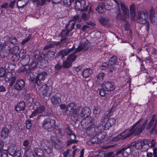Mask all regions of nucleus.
<instances>
[{
	"instance_id": "obj_43",
	"label": "nucleus",
	"mask_w": 157,
	"mask_h": 157,
	"mask_svg": "<svg viewBox=\"0 0 157 157\" xmlns=\"http://www.w3.org/2000/svg\"><path fill=\"white\" fill-rule=\"evenodd\" d=\"M73 1V0H63L64 4L66 6H70Z\"/></svg>"
},
{
	"instance_id": "obj_61",
	"label": "nucleus",
	"mask_w": 157,
	"mask_h": 157,
	"mask_svg": "<svg viewBox=\"0 0 157 157\" xmlns=\"http://www.w3.org/2000/svg\"><path fill=\"white\" fill-rule=\"evenodd\" d=\"M77 140H71L67 142V145H69L71 144L72 143H77Z\"/></svg>"
},
{
	"instance_id": "obj_26",
	"label": "nucleus",
	"mask_w": 157,
	"mask_h": 157,
	"mask_svg": "<svg viewBox=\"0 0 157 157\" xmlns=\"http://www.w3.org/2000/svg\"><path fill=\"white\" fill-rule=\"evenodd\" d=\"M51 140L54 143V145L55 147L58 149L61 147L62 145V143L61 141L58 140L56 137H51Z\"/></svg>"
},
{
	"instance_id": "obj_24",
	"label": "nucleus",
	"mask_w": 157,
	"mask_h": 157,
	"mask_svg": "<svg viewBox=\"0 0 157 157\" xmlns=\"http://www.w3.org/2000/svg\"><path fill=\"white\" fill-rule=\"evenodd\" d=\"M93 70L90 68H87L84 69L82 73L83 77L85 78H87L90 76L93 73Z\"/></svg>"
},
{
	"instance_id": "obj_9",
	"label": "nucleus",
	"mask_w": 157,
	"mask_h": 157,
	"mask_svg": "<svg viewBox=\"0 0 157 157\" xmlns=\"http://www.w3.org/2000/svg\"><path fill=\"white\" fill-rule=\"evenodd\" d=\"M81 21L82 19L79 17L78 15H75L74 16L73 20L70 21L68 24L66 25V29L69 31L71 30L74 28L75 24V22L78 21V22H80Z\"/></svg>"
},
{
	"instance_id": "obj_5",
	"label": "nucleus",
	"mask_w": 157,
	"mask_h": 157,
	"mask_svg": "<svg viewBox=\"0 0 157 157\" xmlns=\"http://www.w3.org/2000/svg\"><path fill=\"white\" fill-rule=\"evenodd\" d=\"M55 124V121L54 120L48 118L43 121L42 126L48 131H51L54 129Z\"/></svg>"
},
{
	"instance_id": "obj_22",
	"label": "nucleus",
	"mask_w": 157,
	"mask_h": 157,
	"mask_svg": "<svg viewBox=\"0 0 157 157\" xmlns=\"http://www.w3.org/2000/svg\"><path fill=\"white\" fill-rule=\"evenodd\" d=\"M75 49L74 47H72L70 49H65L63 50L60 51L59 54V56H61L62 58L64 57L65 56H66L68 55V54L73 51Z\"/></svg>"
},
{
	"instance_id": "obj_6",
	"label": "nucleus",
	"mask_w": 157,
	"mask_h": 157,
	"mask_svg": "<svg viewBox=\"0 0 157 157\" xmlns=\"http://www.w3.org/2000/svg\"><path fill=\"white\" fill-rule=\"evenodd\" d=\"M120 5L123 13L121 14H120L119 12H118V14L117 16V19L125 20V19L129 17V10L128 7L126 6L124 4L121 2L120 4Z\"/></svg>"
},
{
	"instance_id": "obj_29",
	"label": "nucleus",
	"mask_w": 157,
	"mask_h": 157,
	"mask_svg": "<svg viewBox=\"0 0 157 157\" xmlns=\"http://www.w3.org/2000/svg\"><path fill=\"white\" fill-rule=\"evenodd\" d=\"M25 104L24 102H21L16 106L15 107V110L16 111H22L25 108Z\"/></svg>"
},
{
	"instance_id": "obj_38",
	"label": "nucleus",
	"mask_w": 157,
	"mask_h": 157,
	"mask_svg": "<svg viewBox=\"0 0 157 157\" xmlns=\"http://www.w3.org/2000/svg\"><path fill=\"white\" fill-rule=\"evenodd\" d=\"M111 66L109 69V72H111L113 74H114L117 72L118 69L116 67V65H113Z\"/></svg>"
},
{
	"instance_id": "obj_45",
	"label": "nucleus",
	"mask_w": 157,
	"mask_h": 157,
	"mask_svg": "<svg viewBox=\"0 0 157 157\" xmlns=\"http://www.w3.org/2000/svg\"><path fill=\"white\" fill-rule=\"evenodd\" d=\"M23 128V127L22 124H18L16 128V129L17 131L20 132L22 130Z\"/></svg>"
},
{
	"instance_id": "obj_44",
	"label": "nucleus",
	"mask_w": 157,
	"mask_h": 157,
	"mask_svg": "<svg viewBox=\"0 0 157 157\" xmlns=\"http://www.w3.org/2000/svg\"><path fill=\"white\" fill-rule=\"evenodd\" d=\"M148 142L149 141L148 140V142L149 143V144L150 143L151 144L150 145H149V147H151L152 148L154 147L155 146L156 142L154 139H152L149 141V142Z\"/></svg>"
},
{
	"instance_id": "obj_50",
	"label": "nucleus",
	"mask_w": 157,
	"mask_h": 157,
	"mask_svg": "<svg viewBox=\"0 0 157 157\" xmlns=\"http://www.w3.org/2000/svg\"><path fill=\"white\" fill-rule=\"evenodd\" d=\"M25 53L26 52L25 50L24 49L21 50L18 55V56H19L20 58L23 56L25 54Z\"/></svg>"
},
{
	"instance_id": "obj_4",
	"label": "nucleus",
	"mask_w": 157,
	"mask_h": 157,
	"mask_svg": "<svg viewBox=\"0 0 157 157\" xmlns=\"http://www.w3.org/2000/svg\"><path fill=\"white\" fill-rule=\"evenodd\" d=\"M155 115H153L152 118L149 122L146 128L150 133L157 134V122Z\"/></svg>"
},
{
	"instance_id": "obj_15",
	"label": "nucleus",
	"mask_w": 157,
	"mask_h": 157,
	"mask_svg": "<svg viewBox=\"0 0 157 157\" xmlns=\"http://www.w3.org/2000/svg\"><path fill=\"white\" fill-rule=\"evenodd\" d=\"M5 79L6 82H11L10 85L12 86L15 82L16 78L14 74L11 72H8L6 74Z\"/></svg>"
},
{
	"instance_id": "obj_49",
	"label": "nucleus",
	"mask_w": 157,
	"mask_h": 157,
	"mask_svg": "<svg viewBox=\"0 0 157 157\" xmlns=\"http://www.w3.org/2000/svg\"><path fill=\"white\" fill-rule=\"evenodd\" d=\"M71 151L69 149H67L66 151H64L63 153V155L64 157H69L70 151Z\"/></svg>"
},
{
	"instance_id": "obj_11",
	"label": "nucleus",
	"mask_w": 157,
	"mask_h": 157,
	"mask_svg": "<svg viewBox=\"0 0 157 157\" xmlns=\"http://www.w3.org/2000/svg\"><path fill=\"white\" fill-rule=\"evenodd\" d=\"M40 90L44 97H48L51 95L52 87L51 86L44 84L41 86Z\"/></svg>"
},
{
	"instance_id": "obj_35",
	"label": "nucleus",
	"mask_w": 157,
	"mask_h": 157,
	"mask_svg": "<svg viewBox=\"0 0 157 157\" xmlns=\"http://www.w3.org/2000/svg\"><path fill=\"white\" fill-rule=\"evenodd\" d=\"M105 76V74L101 72L99 73L97 75V81L98 82H100L102 81L104 77Z\"/></svg>"
},
{
	"instance_id": "obj_1",
	"label": "nucleus",
	"mask_w": 157,
	"mask_h": 157,
	"mask_svg": "<svg viewBox=\"0 0 157 157\" xmlns=\"http://www.w3.org/2000/svg\"><path fill=\"white\" fill-rule=\"evenodd\" d=\"M142 120V118L140 119L132 125L131 128L125 130L121 134L114 137L113 139V141H116L120 139L123 140L133 135H138L140 134L148 123L147 120H146L141 125V122Z\"/></svg>"
},
{
	"instance_id": "obj_30",
	"label": "nucleus",
	"mask_w": 157,
	"mask_h": 157,
	"mask_svg": "<svg viewBox=\"0 0 157 157\" xmlns=\"http://www.w3.org/2000/svg\"><path fill=\"white\" fill-rule=\"evenodd\" d=\"M9 131L7 128H4L1 132V136L3 139L6 138L8 136Z\"/></svg>"
},
{
	"instance_id": "obj_51",
	"label": "nucleus",
	"mask_w": 157,
	"mask_h": 157,
	"mask_svg": "<svg viewBox=\"0 0 157 157\" xmlns=\"http://www.w3.org/2000/svg\"><path fill=\"white\" fill-rule=\"evenodd\" d=\"M47 0H41L40 1L37 3V6H43L44 5L46 2Z\"/></svg>"
},
{
	"instance_id": "obj_46",
	"label": "nucleus",
	"mask_w": 157,
	"mask_h": 157,
	"mask_svg": "<svg viewBox=\"0 0 157 157\" xmlns=\"http://www.w3.org/2000/svg\"><path fill=\"white\" fill-rule=\"evenodd\" d=\"M25 124L26 128L28 129H30L32 126L31 121L29 120H27L25 122Z\"/></svg>"
},
{
	"instance_id": "obj_3",
	"label": "nucleus",
	"mask_w": 157,
	"mask_h": 157,
	"mask_svg": "<svg viewBox=\"0 0 157 157\" xmlns=\"http://www.w3.org/2000/svg\"><path fill=\"white\" fill-rule=\"evenodd\" d=\"M129 147H131L132 149L136 148L145 151L149 147V145L147 140H139L132 142L129 145Z\"/></svg>"
},
{
	"instance_id": "obj_54",
	"label": "nucleus",
	"mask_w": 157,
	"mask_h": 157,
	"mask_svg": "<svg viewBox=\"0 0 157 157\" xmlns=\"http://www.w3.org/2000/svg\"><path fill=\"white\" fill-rule=\"evenodd\" d=\"M100 112V109L98 107H95L94 111V113L96 114H98Z\"/></svg>"
},
{
	"instance_id": "obj_33",
	"label": "nucleus",
	"mask_w": 157,
	"mask_h": 157,
	"mask_svg": "<svg viewBox=\"0 0 157 157\" xmlns=\"http://www.w3.org/2000/svg\"><path fill=\"white\" fill-rule=\"evenodd\" d=\"M130 9L131 12V16L133 18H135L136 16L135 13V5L132 4L130 6Z\"/></svg>"
},
{
	"instance_id": "obj_31",
	"label": "nucleus",
	"mask_w": 157,
	"mask_h": 157,
	"mask_svg": "<svg viewBox=\"0 0 157 157\" xmlns=\"http://www.w3.org/2000/svg\"><path fill=\"white\" fill-rule=\"evenodd\" d=\"M106 9L104 7V5L103 3H100L97 8H96V10L99 13H102L104 12L105 9Z\"/></svg>"
},
{
	"instance_id": "obj_56",
	"label": "nucleus",
	"mask_w": 157,
	"mask_h": 157,
	"mask_svg": "<svg viewBox=\"0 0 157 157\" xmlns=\"http://www.w3.org/2000/svg\"><path fill=\"white\" fill-rule=\"evenodd\" d=\"M53 44H52V43L51 42L50 43V44L48 45H46L44 48V49L45 50H47L48 49L52 47L53 45Z\"/></svg>"
},
{
	"instance_id": "obj_21",
	"label": "nucleus",
	"mask_w": 157,
	"mask_h": 157,
	"mask_svg": "<svg viewBox=\"0 0 157 157\" xmlns=\"http://www.w3.org/2000/svg\"><path fill=\"white\" fill-rule=\"evenodd\" d=\"M131 149H132L131 147H129L128 145L127 147L125 148H124L118 151L117 152V154H120L123 152V156L124 157H127L131 151Z\"/></svg>"
},
{
	"instance_id": "obj_37",
	"label": "nucleus",
	"mask_w": 157,
	"mask_h": 157,
	"mask_svg": "<svg viewBox=\"0 0 157 157\" xmlns=\"http://www.w3.org/2000/svg\"><path fill=\"white\" fill-rule=\"evenodd\" d=\"M117 58L115 56H113L111 57L108 62L109 65H113L117 62Z\"/></svg>"
},
{
	"instance_id": "obj_20",
	"label": "nucleus",
	"mask_w": 157,
	"mask_h": 157,
	"mask_svg": "<svg viewBox=\"0 0 157 157\" xmlns=\"http://www.w3.org/2000/svg\"><path fill=\"white\" fill-rule=\"evenodd\" d=\"M140 22L141 24L145 23L148 20L147 13L145 11L141 13L140 16L138 15Z\"/></svg>"
},
{
	"instance_id": "obj_8",
	"label": "nucleus",
	"mask_w": 157,
	"mask_h": 157,
	"mask_svg": "<svg viewBox=\"0 0 157 157\" xmlns=\"http://www.w3.org/2000/svg\"><path fill=\"white\" fill-rule=\"evenodd\" d=\"M75 9L81 11H85L88 9V7L86 5V2L83 0H76L74 4Z\"/></svg>"
},
{
	"instance_id": "obj_18",
	"label": "nucleus",
	"mask_w": 157,
	"mask_h": 157,
	"mask_svg": "<svg viewBox=\"0 0 157 157\" xmlns=\"http://www.w3.org/2000/svg\"><path fill=\"white\" fill-rule=\"evenodd\" d=\"M25 82L22 79L17 80L14 85V88L17 90H21L25 87Z\"/></svg>"
},
{
	"instance_id": "obj_7",
	"label": "nucleus",
	"mask_w": 157,
	"mask_h": 157,
	"mask_svg": "<svg viewBox=\"0 0 157 157\" xmlns=\"http://www.w3.org/2000/svg\"><path fill=\"white\" fill-rule=\"evenodd\" d=\"M76 56L75 52L69 55L67 59L63 63V67L65 68H68L72 65V63L75 60Z\"/></svg>"
},
{
	"instance_id": "obj_52",
	"label": "nucleus",
	"mask_w": 157,
	"mask_h": 157,
	"mask_svg": "<svg viewBox=\"0 0 157 157\" xmlns=\"http://www.w3.org/2000/svg\"><path fill=\"white\" fill-rule=\"evenodd\" d=\"M104 90H105V89H103L102 88L100 90L99 93L101 96H104L105 94V92Z\"/></svg>"
},
{
	"instance_id": "obj_42",
	"label": "nucleus",
	"mask_w": 157,
	"mask_h": 157,
	"mask_svg": "<svg viewBox=\"0 0 157 157\" xmlns=\"http://www.w3.org/2000/svg\"><path fill=\"white\" fill-rule=\"evenodd\" d=\"M20 58L19 56L16 53L14 54L12 56L11 59L14 62H17Z\"/></svg>"
},
{
	"instance_id": "obj_63",
	"label": "nucleus",
	"mask_w": 157,
	"mask_h": 157,
	"mask_svg": "<svg viewBox=\"0 0 157 157\" xmlns=\"http://www.w3.org/2000/svg\"><path fill=\"white\" fill-rule=\"evenodd\" d=\"M29 144V141L28 140H25L23 143V145L25 147L27 146Z\"/></svg>"
},
{
	"instance_id": "obj_48",
	"label": "nucleus",
	"mask_w": 157,
	"mask_h": 157,
	"mask_svg": "<svg viewBox=\"0 0 157 157\" xmlns=\"http://www.w3.org/2000/svg\"><path fill=\"white\" fill-rule=\"evenodd\" d=\"M5 71L4 68H0V76L4 77L5 75Z\"/></svg>"
},
{
	"instance_id": "obj_40",
	"label": "nucleus",
	"mask_w": 157,
	"mask_h": 157,
	"mask_svg": "<svg viewBox=\"0 0 157 157\" xmlns=\"http://www.w3.org/2000/svg\"><path fill=\"white\" fill-rule=\"evenodd\" d=\"M94 25V24L93 22H90L87 23V25H84L82 27V30H83L86 31L87 30V28L90 27L89 25L93 26Z\"/></svg>"
},
{
	"instance_id": "obj_13",
	"label": "nucleus",
	"mask_w": 157,
	"mask_h": 157,
	"mask_svg": "<svg viewBox=\"0 0 157 157\" xmlns=\"http://www.w3.org/2000/svg\"><path fill=\"white\" fill-rule=\"evenodd\" d=\"M92 118L90 116L86 117L84 119H82L81 124L83 128H90V127L94 128L92 124Z\"/></svg>"
},
{
	"instance_id": "obj_25",
	"label": "nucleus",
	"mask_w": 157,
	"mask_h": 157,
	"mask_svg": "<svg viewBox=\"0 0 157 157\" xmlns=\"http://www.w3.org/2000/svg\"><path fill=\"white\" fill-rule=\"evenodd\" d=\"M51 101L54 105H57L61 102V99L59 96L55 95L51 97Z\"/></svg>"
},
{
	"instance_id": "obj_27",
	"label": "nucleus",
	"mask_w": 157,
	"mask_h": 157,
	"mask_svg": "<svg viewBox=\"0 0 157 157\" xmlns=\"http://www.w3.org/2000/svg\"><path fill=\"white\" fill-rule=\"evenodd\" d=\"M7 46H6L0 51V55L2 57L5 58L7 57L10 53L9 50L7 49Z\"/></svg>"
},
{
	"instance_id": "obj_47",
	"label": "nucleus",
	"mask_w": 157,
	"mask_h": 157,
	"mask_svg": "<svg viewBox=\"0 0 157 157\" xmlns=\"http://www.w3.org/2000/svg\"><path fill=\"white\" fill-rule=\"evenodd\" d=\"M10 42L13 44H16L18 43L17 39L15 37H12L10 39Z\"/></svg>"
},
{
	"instance_id": "obj_60",
	"label": "nucleus",
	"mask_w": 157,
	"mask_h": 157,
	"mask_svg": "<svg viewBox=\"0 0 157 157\" xmlns=\"http://www.w3.org/2000/svg\"><path fill=\"white\" fill-rule=\"evenodd\" d=\"M69 136L71 140H74L75 138V136L74 134L72 133Z\"/></svg>"
},
{
	"instance_id": "obj_2",
	"label": "nucleus",
	"mask_w": 157,
	"mask_h": 157,
	"mask_svg": "<svg viewBox=\"0 0 157 157\" xmlns=\"http://www.w3.org/2000/svg\"><path fill=\"white\" fill-rule=\"evenodd\" d=\"M75 103H70L67 106L66 112L67 113V111H68L69 112V114H70L74 113V116L75 117L76 120H77L78 118L81 117H84L85 118L89 116L90 114V110L88 107L83 108L82 109L80 114H78V113L79 111H78L74 113L75 109L74 107L75 106Z\"/></svg>"
},
{
	"instance_id": "obj_55",
	"label": "nucleus",
	"mask_w": 157,
	"mask_h": 157,
	"mask_svg": "<svg viewBox=\"0 0 157 157\" xmlns=\"http://www.w3.org/2000/svg\"><path fill=\"white\" fill-rule=\"evenodd\" d=\"M82 17L84 20H86L89 18V16L86 15L85 13H83L82 15Z\"/></svg>"
},
{
	"instance_id": "obj_17",
	"label": "nucleus",
	"mask_w": 157,
	"mask_h": 157,
	"mask_svg": "<svg viewBox=\"0 0 157 157\" xmlns=\"http://www.w3.org/2000/svg\"><path fill=\"white\" fill-rule=\"evenodd\" d=\"M102 87L107 91H110L114 90L115 86L113 83L105 82L102 85Z\"/></svg>"
},
{
	"instance_id": "obj_12",
	"label": "nucleus",
	"mask_w": 157,
	"mask_h": 157,
	"mask_svg": "<svg viewBox=\"0 0 157 157\" xmlns=\"http://www.w3.org/2000/svg\"><path fill=\"white\" fill-rule=\"evenodd\" d=\"M88 41L86 38H83L78 47L76 49L74 52L75 53L83 49H87L88 48Z\"/></svg>"
},
{
	"instance_id": "obj_23",
	"label": "nucleus",
	"mask_w": 157,
	"mask_h": 157,
	"mask_svg": "<svg viewBox=\"0 0 157 157\" xmlns=\"http://www.w3.org/2000/svg\"><path fill=\"white\" fill-rule=\"evenodd\" d=\"M116 122V119L113 118H110L108 120L106 124L104 125V129L107 130L114 125Z\"/></svg>"
},
{
	"instance_id": "obj_28",
	"label": "nucleus",
	"mask_w": 157,
	"mask_h": 157,
	"mask_svg": "<svg viewBox=\"0 0 157 157\" xmlns=\"http://www.w3.org/2000/svg\"><path fill=\"white\" fill-rule=\"evenodd\" d=\"M28 2V0H19L17 2V6L19 9L24 8L26 6Z\"/></svg>"
},
{
	"instance_id": "obj_53",
	"label": "nucleus",
	"mask_w": 157,
	"mask_h": 157,
	"mask_svg": "<svg viewBox=\"0 0 157 157\" xmlns=\"http://www.w3.org/2000/svg\"><path fill=\"white\" fill-rule=\"evenodd\" d=\"M48 56H49V57L50 59H52L54 58V56L55 55V53L54 52H49L48 53Z\"/></svg>"
},
{
	"instance_id": "obj_39",
	"label": "nucleus",
	"mask_w": 157,
	"mask_h": 157,
	"mask_svg": "<svg viewBox=\"0 0 157 157\" xmlns=\"http://www.w3.org/2000/svg\"><path fill=\"white\" fill-rule=\"evenodd\" d=\"M69 32L70 31L66 29L65 30L62 31L61 34V36L62 37L61 40L62 41L63 40V39L66 38V36L69 33Z\"/></svg>"
},
{
	"instance_id": "obj_32",
	"label": "nucleus",
	"mask_w": 157,
	"mask_h": 157,
	"mask_svg": "<svg viewBox=\"0 0 157 157\" xmlns=\"http://www.w3.org/2000/svg\"><path fill=\"white\" fill-rule=\"evenodd\" d=\"M149 17L150 20L152 23H153L155 21V19L154 15V12L152 9H151L150 11Z\"/></svg>"
},
{
	"instance_id": "obj_62",
	"label": "nucleus",
	"mask_w": 157,
	"mask_h": 157,
	"mask_svg": "<svg viewBox=\"0 0 157 157\" xmlns=\"http://www.w3.org/2000/svg\"><path fill=\"white\" fill-rule=\"evenodd\" d=\"M30 38L29 36H28V37L26 38L25 39L23 40V41L21 42V44H23L27 42L29 40Z\"/></svg>"
},
{
	"instance_id": "obj_57",
	"label": "nucleus",
	"mask_w": 157,
	"mask_h": 157,
	"mask_svg": "<svg viewBox=\"0 0 157 157\" xmlns=\"http://www.w3.org/2000/svg\"><path fill=\"white\" fill-rule=\"evenodd\" d=\"M154 157H157V147L154 148L153 149Z\"/></svg>"
},
{
	"instance_id": "obj_64",
	"label": "nucleus",
	"mask_w": 157,
	"mask_h": 157,
	"mask_svg": "<svg viewBox=\"0 0 157 157\" xmlns=\"http://www.w3.org/2000/svg\"><path fill=\"white\" fill-rule=\"evenodd\" d=\"M16 2V1L15 0H14L12 2H11L10 4V7H11L12 8H13V6L15 4Z\"/></svg>"
},
{
	"instance_id": "obj_34",
	"label": "nucleus",
	"mask_w": 157,
	"mask_h": 157,
	"mask_svg": "<svg viewBox=\"0 0 157 157\" xmlns=\"http://www.w3.org/2000/svg\"><path fill=\"white\" fill-rule=\"evenodd\" d=\"M19 47L18 46H14L9 49V53L11 54H16L19 51Z\"/></svg>"
},
{
	"instance_id": "obj_10",
	"label": "nucleus",
	"mask_w": 157,
	"mask_h": 157,
	"mask_svg": "<svg viewBox=\"0 0 157 157\" xmlns=\"http://www.w3.org/2000/svg\"><path fill=\"white\" fill-rule=\"evenodd\" d=\"M47 73L45 72L39 74L36 78L35 82L38 86H40L44 82L47 76Z\"/></svg>"
},
{
	"instance_id": "obj_14",
	"label": "nucleus",
	"mask_w": 157,
	"mask_h": 157,
	"mask_svg": "<svg viewBox=\"0 0 157 157\" xmlns=\"http://www.w3.org/2000/svg\"><path fill=\"white\" fill-rule=\"evenodd\" d=\"M37 63L36 61L32 62L30 65V66L26 65L21 67L19 69V71L22 72H25L26 73H29L31 69L35 68L37 66Z\"/></svg>"
},
{
	"instance_id": "obj_58",
	"label": "nucleus",
	"mask_w": 157,
	"mask_h": 157,
	"mask_svg": "<svg viewBox=\"0 0 157 157\" xmlns=\"http://www.w3.org/2000/svg\"><path fill=\"white\" fill-rule=\"evenodd\" d=\"M154 157H157V147L154 148L153 149Z\"/></svg>"
},
{
	"instance_id": "obj_16",
	"label": "nucleus",
	"mask_w": 157,
	"mask_h": 157,
	"mask_svg": "<svg viewBox=\"0 0 157 157\" xmlns=\"http://www.w3.org/2000/svg\"><path fill=\"white\" fill-rule=\"evenodd\" d=\"M33 108L36 112L39 114L44 111L45 107L43 105L40 104L39 102H36L33 105Z\"/></svg>"
},
{
	"instance_id": "obj_59",
	"label": "nucleus",
	"mask_w": 157,
	"mask_h": 157,
	"mask_svg": "<svg viewBox=\"0 0 157 157\" xmlns=\"http://www.w3.org/2000/svg\"><path fill=\"white\" fill-rule=\"evenodd\" d=\"M37 114H38V113L36 112L35 110H34L30 115L29 117L30 118H34V117L37 115Z\"/></svg>"
},
{
	"instance_id": "obj_36",
	"label": "nucleus",
	"mask_w": 157,
	"mask_h": 157,
	"mask_svg": "<svg viewBox=\"0 0 157 157\" xmlns=\"http://www.w3.org/2000/svg\"><path fill=\"white\" fill-rule=\"evenodd\" d=\"M110 66L109 64H108L106 62H103L100 64L99 68L101 70H105L107 69Z\"/></svg>"
},
{
	"instance_id": "obj_41",
	"label": "nucleus",
	"mask_w": 157,
	"mask_h": 157,
	"mask_svg": "<svg viewBox=\"0 0 157 157\" xmlns=\"http://www.w3.org/2000/svg\"><path fill=\"white\" fill-rule=\"evenodd\" d=\"M100 22L102 25H107L108 24V20L104 18H101L100 20Z\"/></svg>"
},
{
	"instance_id": "obj_19",
	"label": "nucleus",
	"mask_w": 157,
	"mask_h": 157,
	"mask_svg": "<svg viewBox=\"0 0 157 157\" xmlns=\"http://www.w3.org/2000/svg\"><path fill=\"white\" fill-rule=\"evenodd\" d=\"M41 145L43 146L44 150L48 154L52 152V150L50 147V143L46 140H44L41 143Z\"/></svg>"
}]
</instances>
